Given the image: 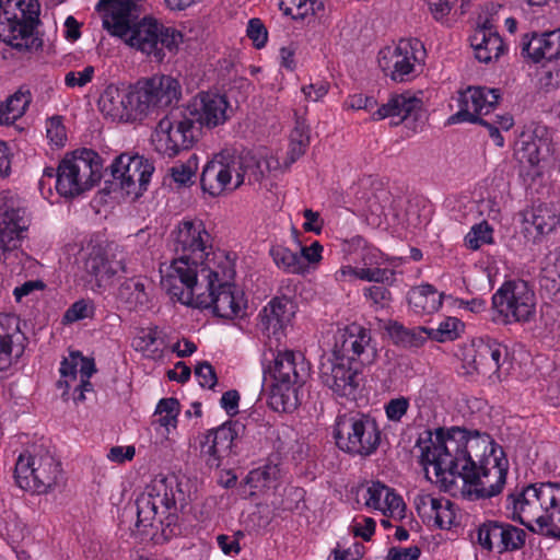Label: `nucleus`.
I'll list each match as a JSON object with an SVG mask.
<instances>
[{
	"instance_id": "f257e3e1",
	"label": "nucleus",
	"mask_w": 560,
	"mask_h": 560,
	"mask_svg": "<svg viewBox=\"0 0 560 560\" xmlns=\"http://www.w3.org/2000/svg\"><path fill=\"white\" fill-rule=\"evenodd\" d=\"M425 438L420 436L416 446L420 447V463L434 466L435 476L441 488L451 492L457 488V480L463 481L462 492L474 499H488L501 493L508 474V460L499 459L491 446L488 434L478 431L452 427L427 430Z\"/></svg>"
},
{
	"instance_id": "f03ea898",
	"label": "nucleus",
	"mask_w": 560,
	"mask_h": 560,
	"mask_svg": "<svg viewBox=\"0 0 560 560\" xmlns=\"http://www.w3.org/2000/svg\"><path fill=\"white\" fill-rule=\"evenodd\" d=\"M103 27L113 36L120 38L126 45L152 56L161 62L164 48L173 51L178 46L182 34L174 28L165 27L152 16L139 18L135 12L128 13V4H119L114 14H105Z\"/></svg>"
},
{
	"instance_id": "7ed1b4c3",
	"label": "nucleus",
	"mask_w": 560,
	"mask_h": 560,
	"mask_svg": "<svg viewBox=\"0 0 560 560\" xmlns=\"http://www.w3.org/2000/svg\"><path fill=\"white\" fill-rule=\"evenodd\" d=\"M508 509L513 510V520L535 532L532 522L539 527V533L560 537V529L553 521V509L560 504V483L540 482L524 487L520 492L508 495Z\"/></svg>"
},
{
	"instance_id": "20e7f679",
	"label": "nucleus",
	"mask_w": 560,
	"mask_h": 560,
	"mask_svg": "<svg viewBox=\"0 0 560 560\" xmlns=\"http://www.w3.org/2000/svg\"><path fill=\"white\" fill-rule=\"evenodd\" d=\"M246 428L240 421H226L198 436L200 457L209 468L233 464L246 446Z\"/></svg>"
},
{
	"instance_id": "39448f33",
	"label": "nucleus",
	"mask_w": 560,
	"mask_h": 560,
	"mask_svg": "<svg viewBox=\"0 0 560 560\" xmlns=\"http://www.w3.org/2000/svg\"><path fill=\"white\" fill-rule=\"evenodd\" d=\"M14 477L20 488L43 494L52 490L61 478L60 463L43 447L21 454L16 460Z\"/></svg>"
},
{
	"instance_id": "423d86ee",
	"label": "nucleus",
	"mask_w": 560,
	"mask_h": 560,
	"mask_svg": "<svg viewBox=\"0 0 560 560\" xmlns=\"http://www.w3.org/2000/svg\"><path fill=\"white\" fill-rule=\"evenodd\" d=\"M200 127L186 107L171 110L159 122L152 136L155 150L168 158L189 150L198 141Z\"/></svg>"
},
{
	"instance_id": "0eeeda50",
	"label": "nucleus",
	"mask_w": 560,
	"mask_h": 560,
	"mask_svg": "<svg viewBox=\"0 0 560 560\" xmlns=\"http://www.w3.org/2000/svg\"><path fill=\"white\" fill-rule=\"evenodd\" d=\"M493 320L528 323L536 315V296L524 280L506 281L492 296Z\"/></svg>"
},
{
	"instance_id": "6e6552de",
	"label": "nucleus",
	"mask_w": 560,
	"mask_h": 560,
	"mask_svg": "<svg viewBox=\"0 0 560 560\" xmlns=\"http://www.w3.org/2000/svg\"><path fill=\"white\" fill-rule=\"evenodd\" d=\"M427 51L418 38H402L395 48L378 52V66L385 75L396 82L409 81L423 70Z\"/></svg>"
},
{
	"instance_id": "1a4fd4ad",
	"label": "nucleus",
	"mask_w": 560,
	"mask_h": 560,
	"mask_svg": "<svg viewBox=\"0 0 560 560\" xmlns=\"http://www.w3.org/2000/svg\"><path fill=\"white\" fill-rule=\"evenodd\" d=\"M234 270L223 271L220 277L218 271L209 270L205 276L207 280V292L196 294L195 304L198 308H212L215 316L233 319L241 315L245 303L242 295H236L234 285L230 283L233 279Z\"/></svg>"
},
{
	"instance_id": "9d476101",
	"label": "nucleus",
	"mask_w": 560,
	"mask_h": 560,
	"mask_svg": "<svg viewBox=\"0 0 560 560\" xmlns=\"http://www.w3.org/2000/svg\"><path fill=\"white\" fill-rule=\"evenodd\" d=\"M334 438L340 450L363 456L372 454L381 440L375 423L359 413L338 416Z\"/></svg>"
},
{
	"instance_id": "9b49d317",
	"label": "nucleus",
	"mask_w": 560,
	"mask_h": 560,
	"mask_svg": "<svg viewBox=\"0 0 560 560\" xmlns=\"http://www.w3.org/2000/svg\"><path fill=\"white\" fill-rule=\"evenodd\" d=\"M108 168L112 180H105L110 186H106L104 190L110 192L120 189L135 198H139L148 189L154 172V166L148 159L129 153L116 156Z\"/></svg>"
},
{
	"instance_id": "f8f14e48",
	"label": "nucleus",
	"mask_w": 560,
	"mask_h": 560,
	"mask_svg": "<svg viewBox=\"0 0 560 560\" xmlns=\"http://www.w3.org/2000/svg\"><path fill=\"white\" fill-rule=\"evenodd\" d=\"M135 85L141 118L176 104L182 97V85L172 75L155 74L138 80Z\"/></svg>"
},
{
	"instance_id": "ddd939ff",
	"label": "nucleus",
	"mask_w": 560,
	"mask_h": 560,
	"mask_svg": "<svg viewBox=\"0 0 560 560\" xmlns=\"http://www.w3.org/2000/svg\"><path fill=\"white\" fill-rule=\"evenodd\" d=\"M211 270L205 264H192V257L177 256L173 259L170 272L162 278L163 288L186 305H194L198 292V275Z\"/></svg>"
},
{
	"instance_id": "4468645a",
	"label": "nucleus",
	"mask_w": 560,
	"mask_h": 560,
	"mask_svg": "<svg viewBox=\"0 0 560 560\" xmlns=\"http://www.w3.org/2000/svg\"><path fill=\"white\" fill-rule=\"evenodd\" d=\"M177 494L170 489L166 479H162L152 485L147 492L140 494L136 501L137 504V527H153L158 520L159 509L170 511L176 508V502L185 501L184 491L180 483H176Z\"/></svg>"
},
{
	"instance_id": "2eb2a0df",
	"label": "nucleus",
	"mask_w": 560,
	"mask_h": 560,
	"mask_svg": "<svg viewBox=\"0 0 560 560\" xmlns=\"http://www.w3.org/2000/svg\"><path fill=\"white\" fill-rule=\"evenodd\" d=\"M526 533L510 523L487 521L477 530V541L486 550L499 553L516 551L525 545Z\"/></svg>"
},
{
	"instance_id": "dca6fc26",
	"label": "nucleus",
	"mask_w": 560,
	"mask_h": 560,
	"mask_svg": "<svg viewBox=\"0 0 560 560\" xmlns=\"http://www.w3.org/2000/svg\"><path fill=\"white\" fill-rule=\"evenodd\" d=\"M188 115L194 117L198 127L209 129L223 125L230 119L232 108L224 94L214 92L199 93L187 106Z\"/></svg>"
},
{
	"instance_id": "f3484780",
	"label": "nucleus",
	"mask_w": 560,
	"mask_h": 560,
	"mask_svg": "<svg viewBox=\"0 0 560 560\" xmlns=\"http://www.w3.org/2000/svg\"><path fill=\"white\" fill-rule=\"evenodd\" d=\"M232 174L236 176L235 149L225 148L205 165L200 176L202 190L211 196L221 195L231 183Z\"/></svg>"
},
{
	"instance_id": "a211bd4d",
	"label": "nucleus",
	"mask_w": 560,
	"mask_h": 560,
	"mask_svg": "<svg viewBox=\"0 0 560 560\" xmlns=\"http://www.w3.org/2000/svg\"><path fill=\"white\" fill-rule=\"evenodd\" d=\"M322 383L339 397L354 398L360 385L359 371L343 359L322 360L319 365Z\"/></svg>"
},
{
	"instance_id": "6ab92c4d",
	"label": "nucleus",
	"mask_w": 560,
	"mask_h": 560,
	"mask_svg": "<svg viewBox=\"0 0 560 560\" xmlns=\"http://www.w3.org/2000/svg\"><path fill=\"white\" fill-rule=\"evenodd\" d=\"M211 236L201 220L183 221L178 225L175 253L177 256L192 257V264L203 265L209 252Z\"/></svg>"
},
{
	"instance_id": "aec40b11",
	"label": "nucleus",
	"mask_w": 560,
	"mask_h": 560,
	"mask_svg": "<svg viewBox=\"0 0 560 560\" xmlns=\"http://www.w3.org/2000/svg\"><path fill=\"white\" fill-rule=\"evenodd\" d=\"M136 96L135 84L124 89L110 84L102 93L98 105L102 112L114 118L141 119Z\"/></svg>"
},
{
	"instance_id": "412c9836",
	"label": "nucleus",
	"mask_w": 560,
	"mask_h": 560,
	"mask_svg": "<svg viewBox=\"0 0 560 560\" xmlns=\"http://www.w3.org/2000/svg\"><path fill=\"white\" fill-rule=\"evenodd\" d=\"M27 338L21 331L20 318L15 315H0V371L10 368L24 352Z\"/></svg>"
},
{
	"instance_id": "4be33fe9",
	"label": "nucleus",
	"mask_w": 560,
	"mask_h": 560,
	"mask_svg": "<svg viewBox=\"0 0 560 560\" xmlns=\"http://www.w3.org/2000/svg\"><path fill=\"white\" fill-rule=\"evenodd\" d=\"M8 13L4 11V15ZM36 26L15 14L5 16L4 21H0V39L19 51L37 50L42 48L43 40L33 36Z\"/></svg>"
},
{
	"instance_id": "5701e85b",
	"label": "nucleus",
	"mask_w": 560,
	"mask_h": 560,
	"mask_svg": "<svg viewBox=\"0 0 560 560\" xmlns=\"http://www.w3.org/2000/svg\"><path fill=\"white\" fill-rule=\"evenodd\" d=\"M340 350L347 362L360 361L361 364H370L376 355L375 347L371 345L370 330L352 324L346 328L341 336Z\"/></svg>"
},
{
	"instance_id": "b1692460",
	"label": "nucleus",
	"mask_w": 560,
	"mask_h": 560,
	"mask_svg": "<svg viewBox=\"0 0 560 560\" xmlns=\"http://www.w3.org/2000/svg\"><path fill=\"white\" fill-rule=\"evenodd\" d=\"M296 359L298 357L293 351L279 352L271 369L273 381L287 384H304L308 376V368L302 355H299V362Z\"/></svg>"
},
{
	"instance_id": "393cba45",
	"label": "nucleus",
	"mask_w": 560,
	"mask_h": 560,
	"mask_svg": "<svg viewBox=\"0 0 560 560\" xmlns=\"http://www.w3.org/2000/svg\"><path fill=\"white\" fill-rule=\"evenodd\" d=\"M500 100L498 89H488L485 86H469L460 94V109H467L475 116L488 117Z\"/></svg>"
},
{
	"instance_id": "a878e982",
	"label": "nucleus",
	"mask_w": 560,
	"mask_h": 560,
	"mask_svg": "<svg viewBox=\"0 0 560 560\" xmlns=\"http://www.w3.org/2000/svg\"><path fill=\"white\" fill-rule=\"evenodd\" d=\"M295 314L293 302L285 298H273L259 314L260 326L267 331L276 335L283 327L290 324Z\"/></svg>"
},
{
	"instance_id": "bb28decb",
	"label": "nucleus",
	"mask_w": 560,
	"mask_h": 560,
	"mask_svg": "<svg viewBox=\"0 0 560 560\" xmlns=\"http://www.w3.org/2000/svg\"><path fill=\"white\" fill-rule=\"evenodd\" d=\"M236 183L233 189L244 183V176L249 174L255 182L264 178L265 173L276 170L279 162L275 159H259L252 151L243 150L240 153L235 150Z\"/></svg>"
},
{
	"instance_id": "cd10ccee",
	"label": "nucleus",
	"mask_w": 560,
	"mask_h": 560,
	"mask_svg": "<svg viewBox=\"0 0 560 560\" xmlns=\"http://www.w3.org/2000/svg\"><path fill=\"white\" fill-rule=\"evenodd\" d=\"M71 153L84 191L91 189L103 177V159L97 152L86 148L74 150Z\"/></svg>"
},
{
	"instance_id": "c85d7f7f",
	"label": "nucleus",
	"mask_w": 560,
	"mask_h": 560,
	"mask_svg": "<svg viewBox=\"0 0 560 560\" xmlns=\"http://www.w3.org/2000/svg\"><path fill=\"white\" fill-rule=\"evenodd\" d=\"M72 153H67L57 168L56 189L63 197H75L84 192L79 172L75 171Z\"/></svg>"
},
{
	"instance_id": "c756f323",
	"label": "nucleus",
	"mask_w": 560,
	"mask_h": 560,
	"mask_svg": "<svg viewBox=\"0 0 560 560\" xmlns=\"http://www.w3.org/2000/svg\"><path fill=\"white\" fill-rule=\"evenodd\" d=\"M422 101L409 94H398L389 98L386 104H383L374 114L373 118L381 120L386 117H400V120L406 119L411 115H417L421 110Z\"/></svg>"
},
{
	"instance_id": "7c9ffc66",
	"label": "nucleus",
	"mask_w": 560,
	"mask_h": 560,
	"mask_svg": "<svg viewBox=\"0 0 560 560\" xmlns=\"http://www.w3.org/2000/svg\"><path fill=\"white\" fill-rule=\"evenodd\" d=\"M470 46L475 56L480 62H490L498 59L505 49L503 39L499 34H489L487 37L483 31H475L470 36Z\"/></svg>"
},
{
	"instance_id": "2f4dec72",
	"label": "nucleus",
	"mask_w": 560,
	"mask_h": 560,
	"mask_svg": "<svg viewBox=\"0 0 560 560\" xmlns=\"http://www.w3.org/2000/svg\"><path fill=\"white\" fill-rule=\"evenodd\" d=\"M474 362H479L483 370L492 372L497 378H500V360L502 357L501 345L494 340L479 339L472 341Z\"/></svg>"
},
{
	"instance_id": "473e14b6",
	"label": "nucleus",
	"mask_w": 560,
	"mask_h": 560,
	"mask_svg": "<svg viewBox=\"0 0 560 560\" xmlns=\"http://www.w3.org/2000/svg\"><path fill=\"white\" fill-rule=\"evenodd\" d=\"M117 296L130 311L145 310L150 302L145 283L139 278L124 281L118 288Z\"/></svg>"
},
{
	"instance_id": "72a5a7b5",
	"label": "nucleus",
	"mask_w": 560,
	"mask_h": 560,
	"mask_svg": "<svg viewBox=\"0 0 560 560\" xmlns=\"http://www.w3.org/2000/svg\"><path fill=\"white\" fill-rule=\"evenodd\" d=\"M443 294L431 284H423L412 291L409 303L417 312L432 314L442 305Z\"/></svg>"
},
{
	"instance_id": "f704fd0d",
	"label": "nucleus",
	"mask_w": 560,
	"mask_h": 560,
	"mask_svg": "<svg viewBox=\"0 0 560 560\" xmlns=\"http://www.w3.org/2000/svg\"><path fill=\"white\" fill-rule=\"evenodd\" d=\"M525 222L530 223L538 234H548L560 222L557 210L551 205H539L525 214Z\"/></svg>"
},
{
	"instance_id": "c9c22d12",
	"label": "nucleus",
	"mask_w": 560,
	"mask_h": 560,
	"mask_svg": "<svg viewBox=\"0 0 560 560\" xmlns=\"http://www.w3.org/2000/svg\"><path fill=\"white\" fill-rule=\"evenodd\" d=\"M31 103L30 91H16L0 105V125H12L21 118Z\"/></svg>"
},
{
	"instance_id": "e433bc0d",
	"label": "nucleus",
	"mask_w": 560,
	"mask_h": 560,
	"mask_svg": "<svg viewBox=\"0 0 560 560\" xmlns=\"http://www.w3.org/2000/svg\"><path fill=\"white\" fill-rule=\"evenodd\" d=\"M270 256L277 267L288 273H302L306 268L302 257L284 246H272L270 248Z\"/></svg>"
},
{
	"instance_id": "4c0bfd02",
	"label": "nucleus",
	"mask_w": 560,
	"mask_h": 560,
	"mask_svg": "<svg viewBox=\"0 0 560 560\" xmlns=\"http://www.w3.org/2000/svg\"><path fill=\"white\" fill-rule=\"evenodd\" d=\"M423 327L417 329L405 328L401 324L394 322L388 326V334L395 343L402 347L418 348L423 345L425 337H423Z\"/></svg>"
},
{
	"instance_id": "58836bf2",
	"label": "nucleus",
	"mask_w": 560,
	"mask_h": 560,
	"mask_svg": "<svg viewBox=\"0 0 560 560\" xmlns=\"http://www.w3.org/2000/svg\"><path fill=\"white\" fill-rule=\"evenodd\" d=\"M85 271L95 278L104 279L116 275L118 269L109 262L101 248L93 249L84 264Z\"/></svg>"
},
{
	"instance_id": "ea45409f",
	"label": "nucleus",
	"mask_w": 560,
	"mask_h": 560,
	"mask_svg": "<svg viewBox=\"0 0 560 560\" xmlns=\"http://www.w3.org/2000/svg\"><path fill=\"white\" fill-rule=\"evenodd\" d=\"M470 121L486 127L490 137L494 140L497 145H503V137L500 133V127L494 122L491 117L475 116L467 109L458 110L450 117V122Z\"/></svg>"
},
{
	"instance_id": "a19ab883",
	"label": "nucleus",
	"mask_w": 560,
	"mask_h": 560,
	"mask_svg": "<svg viewBox=\"0 0 560 560\" xmlns=\"http://www.w3.org/2000/svg\"><path fill=\"white\" fill-rule=\"evenodd\" d=\"M342 275H353L355 278L361 280L372 281L377 283H386L390 285L395 278L394 271L382 268H352L347 267L341 270Z\"/></svg>"
},
{
	"instance_id": "79ce46f5",
	"label": "nucleus",
	"mask_w": 560,
	"mask_h": 560,
	"mask_svg": "<svg viewBox=\"0 0 560 560\" xmlns=\"http://www.w3.org/2000/svg\"><path fill=\"white\" fill-rule=\"evenodd\" d=\"M280 476V468L278 464L268 463L262 467L253 469L245 478V482L252 488L260 489L268 486L269 482L275 481Z\"/></svg>"
},
{
	"instance_id": "37998d69",
	"label": "nucleus",
	"mask_w": 560,
	"mask_h": 560,
	"mask_svg": "<svg viewBox=\"0 0 560 560\" xmlns=\"http://www.w3.org/2000/svg\"><path fill=\"white\" fill-rule=\"evenodd\" d=\"M463 324L459 319L455 317H448L444 322H442L439 328H422L425 331L428 338L444 342L447 340H454L458 337V329Z\"/></svg>"
},
{
	"instance_id": "c03bdc74",
	"label": "nucleus",
	"mask_w": 560,
	"mask_h": 560,
	"mask_svg": "<svg viewBox=\"0 0 560 560\" xmlns=\"http://www.w3.org/2000/svg\"><path fill=\"white\" fill-rule=\"evenodd\" d=\"M493 229L487 221H482L471 228L470 232L465 236L466 246L470 249H478L483 244H492Z\"/></svg>"
},
{
	"instance_id": "a18cd8bd",
	"label": "nucleus",
	"mask_w": 560,
	"mask_h": 560,
	"mask_svg": "<svg viewBox=\"0 0 560 560\" xmlns=\"http://www.w3.org/2000/svg\"><path fill=\"white\" fill-rule=\"evenodd\" d=\"M430 518L434 520V524L441 529H447L452 526L455 513L453 511V503L450 500L439 499L431 513H425Z\"/></svg>"
},
{
	"instance_id": "49530a36",
	"label": "nucleus",
	"mask_w": 560,
	"mask_h": 560,
	"mask_svg": "<svg viewBox=\"0 0 560 560\" xmlns=\"http://www.w3.org/2000/svg\"><path fill=\"white\" fill-rule=\"evenodd\" d=\"M385 284L377 283L364 289V298L372 302L375 310H384L390 305L392 293Z\"/></svg>"
},
{
	"instance_id": "de8ad7c7",
	"label": "nucleus",
	"mask_w": 560,
	"mask_h": 560,
	"mask_svg": "<svg viewBox=\"0 0 560 560\" xmlns=\"http://www.w3.org/2000/svg\"><path fill=\"white\" fill-rule=\"evenodd\" d=\"M540 60L552 63L560 59V28L546 33V42L539 52Z\"/></svg>"
},
{
	"instance_id": "09e8293b",
	"label": "nucleus",
	"mask_w": 560,
	"mask_h": 560,
	"mask_svg": "<svg viewBox=\"0 0 560 560\" xmlns=\"http://www.w3.org/2000/svg\"><path fill=\"white\" fill-rule=\"evenodd\" d=\"M197 170V158L192 155L187 163L173 166L170 170L171 176L175 183L187 186L192 184V177L195 176Z\"/></svg>"
},
{
	"instance_id": "8fccbe9b",
	"label": "nucleus",
	"mask_w": 560,
	"mask_h": 560,
	"mask_svg": "<svg viewBox=\"0 0 560 560\" xmlns=\"http://www.w3.org/2000/svg\"><path fill=\"white\" fill-rule=\"evenodd\" d=\"M94 315V305L90 301L80 300L74 302L65 313L63 322L74 323L80 319L91 318Z\"/></svg>"
},
{
	"instance_id": "3c124183",
	"label": "nucleus",
	"mask_w": 560,
	"mask_h": 560,
	"mask_svg": "<svg viewBox=\"0 0 560 560\" xmlns=\"http://www.w3.org/2000/svg\"><path fill=\"white\" fill-rule=\"evenodd\" d=\"M386 486L380 481L373 482L364 489L365 505L384 512V495Z\"/></svg>"
},
{
	"instance_id": "603ef678",
	"label": "nucleus",
	"mask_w": 560,
	"mask_h": 560,
	"mask_svg": "<svg viewBox=\"0 0 560 560\" xmlns=\"http://www.w3.org/2000/svg\"><path fill=\"white\" fill-rule=\"evenodd\" d=\"M156 412L165 413V416L160 419L163 425L175 424L179 412V401L176 398H163L158 404Z\"/></svg>"
},
{
	"instance_id": "864d4df0",
	"label": "nucleus",
	"mask_w": 560,
	"mask_h": 560,
	"mask_svg": "<svg viewBox=\"0 0 560 560\" xmlns=\"http://www.w3.org/2000/svg\"><path fill=\"white\" fill-rule=\"evenodd\" d=\"M246 33L256 48L260 49L265 47L268 39V32L259 19L254 18L249 20Z\"/></svg>"
},
{
	"instance_id": "5fc2aeb1",
	"label": "nucleus",
	"mask_w": 560,
	"mask_h": 560,
	"mask_svg": "<svg viewBox=\"0 0 560 560\" xmlns=\"http://www.w3.org/2000/svg\"><path fill=\"white\" fill-rule=\"evenodd\" d=\"M15 7L21 12V19L38 25L39 24V3L37 0H16Z\"/></svg>"
},
{
	"instance_id": "6e6d98bb",
	"label": "nucleus",
	"mask_w": 560,
	"mask_h": 560,
	"mask_svg": "<svg viewBox=\"0 0 560 560\" xmlns=\"http://www.w3.org/2000/svg\"><path fill=\"white\" fill-rule=\"evenodd\" d=\"M409 408V399L406 397H398L390 399L385 405V412L390 421L399 422L407 413Z\"/></svg>"
},
{
	"instance_id": "4d7b16f0",
	"label": "nucleus",
	"mask_w": 560,
	"mask_h": 560,
	"mask_svg": "<svg viewBox=\"0 0 560 560\" xmlns=\"http://www.w3.org/2000/svg\"><path fill=\"white\" fill-rule=\"evenodd\" d=\"M279 388H271L270 395V404L275 409H282L283 411H288L296 406V393L288 392L287 394H282L279 392Z\"/></svg>"
},
{
	"instance_id": "13d9d810",
	"label": "nucleus",
	"mask_w": 560,
	"mask_h": 560,
	"mask_svg": "<svg viewBox=\"0 0 560 560\" xmlns=\"http://www.w3.org/2000/svg\"><path fill=\"white\" fill-rule=\"evenodd\" d=\"M195 374L200 378L199 384L202 387L213 388L218 382L214 368L208 361L198 363L195 368Z\"/></svg>"
},
{
	"instance_id": "bf43d9fd",
	"label": "nucleus",
	"mask_w": 560,
	"mask_h": 560,
	"mask_svg": "<svg viewBox=\"0 0 560 560\" xmlns=\"http://www.w3.org/2000/svg\"><path fill=\"white\" fill-rule=\"evenodd\" d=\"M47 137L56 145H63L66 141V130L60 116H54L48 119Z\"/></svg>"
},
{
	"instance_id": "052dcab7",
	"label": "nucleus",
	"mask_w": 560,
	"mask_h": 560,
	"mask_svg": "<svg viewBox=\"0 0 560 560\" xmlns=\"http://www.w3.org/2000/svg\"><path fill=\"white\" fill-rule=\"evenodd\" d=\"M94 75V67L88 66L80 72L70 71L65 77V83L69 88L84 86L92 81Z\"/></svg>"
},
{
	"instance_id": "680f3d73",
	"label": "nucleus",
	"mask_w": 560,
	"mask_h": 560,
	"mask_svg": "<svg viewBox=\"0 0 560 560\" xmlns=\"http://www.w3.org/2000/svg\"><path fill=\"white\" fill-rule=\"evenodd\" d=\"M546 42V33L537 36L536 34L528 42H523V54H526L535 62L540 61L539 52H541L542 45Z\"/></svg>"
},
{
	"instance_id": "e2e57ef3",
	"label": "nucleus",
	"mask_w": 560,
	"mask_h": 560,
	"mask_svg": "<svg viewBox=\"0 0 560 560\" xmlns=\"http://www.w3.org/2000/svg\"><path fill=\"white\" fill-rule=\"evenodd\" d=\"M421 555L417 546L409 548L392 547L388 550L386 560H418Z\"/></svg>"
},
{
	"instance_id": "0e129e2a",
	"label": "nucleus",
	"mask_w": 560,
	"mask_h": 560,
	"mask_svg": "<svg viewBox=\"0 0 560 560\" xmlns=\"http://www.w3.org/2000/svg\"><path fill=\"white\" fill-rule=\"evenodd\" d=\"M290 143L300 145H310V128L305 121L298 119L294 129L290 135Z\"/></svg>"
},
{
	"instance_id": "69168bd1",
	"label": "nucleus",
	"mask_w": 560,
	"mask_h": 560,
	"mask_svg": "<svg viewBox=\"0 0 560 560\" xmlns=\"http://www.w3.org/2000/svg\"><path fill=\"white\" fill-rule=\"evenodd\" d=\"M521 161H526L532 166L538 165L540 162V150L536 141L526 142L520 151Z\"/></svg>"
},
{
	"instance_id": "338daca9",
	"label": "nucleus",
	"mask_w": 560,
	"mask_h": 560,
	"mask_svg": "<svg viewBox=\"0 0 560 560\" xmlns=\"http://www.w3.org/2000/svg\"><path fill=\"white\" fill-rule=\"evenodd\" d=\"M303 217L305 218V223L303 224V229L306 232H314L319 234L323 229V220L318 212L313 211L312 209H305L303 211Z\"/></svg>"
},
{
	"instance_id": "774afa93",
	"label": "nucleus",
	"mask_w": 560,
	"mask_h": 560,
	"mask_svg": "<svg viewBox=\"0 0 560 560\" xmlns=\"http://www.w3.org/2000/svg\"><path fill=\"white\" fill-rule=\"evenodd\" d=\"M135 447L133 446H113L109 450L107 455L108 459L116 463H124L125 460H130L135 456Z\"/></svg>"
}]
</instances>
